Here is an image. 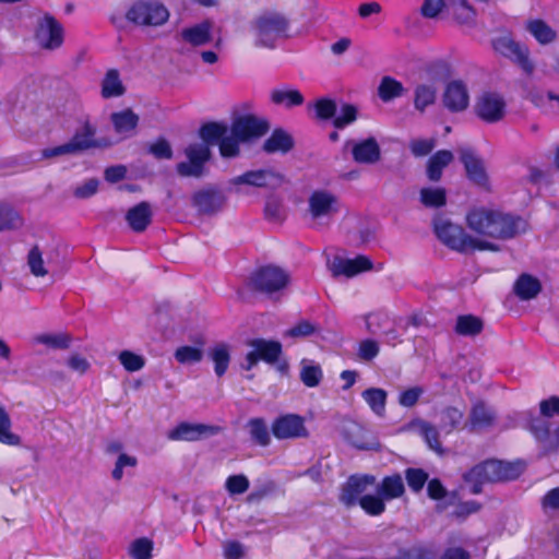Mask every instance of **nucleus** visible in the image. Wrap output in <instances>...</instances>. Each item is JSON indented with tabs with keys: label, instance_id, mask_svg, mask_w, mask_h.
Instances as JSON below:
<instances>
[{
	"label": "nucleus",
	"instance_id": "43",
	"mask_svg": "<svg viewBox=\"0 0 559 559\" xmlns=\"http://www.w3.org/2000/svg\"><path fill=\"white\" fill-rule=\"evenodd\" d=\"M360 508L371 516H378L385 511V500L380 492L370 491L359 502Z\"/></svg>",
	"mask_w": 559,
	"mask_h": 559
},
{
	"label": "nucleus",
	"instance_id": "19",
	"mask_svg": "<svg viewBox=\"0 0 559 559\" xmlns=\"http://www.w3.org/2000/svg\"><path fill=\"white\" fill-rule=\"evenodd\" d=\"M272 432L280 440L308 437L305 418L296 414L277 417L272 424Z\"/></svg>",
	"mask_w": 559,
	"mask_h": 559
},
{
	"label": "nucleus",
	"instance_id": "61",
	"mask_svg": "<svg viewBox=\"0 0 559 559\" xmlns=\"http://www.w3.org/2000/svg\"><path fill=\"white\" fill-rule=\"evenodd\" d=\"M316 115L320 119L332 118L336 114V106L332 99L321 98L313 104Z\"/></svg>",
	"mask_w": 559,
	"mask_h": 559
},
{
	"label": "nucleus",
	"instance_id": "28",
	"mask_svg": "<svg viewBox=\"0 0 559 559\" xmlns=\"http://www.w3.org/2000/svg\"><path fill=\"white\" fill-rule=\"evenodd\" d=\"M32 343L50 349H67L71 346L72 336L66 332H45L34 335Z\"/></svg>",
	"mask_w": 559,
	"mask_h": 559
},
{
	"label": "nucleus",
	"instance_id": "37",
	"mask_svg": "<svg viewBox=\"0 0 559 559\" xmlns=\"http://www.w3.org/2000/svg\"><path fill=\"white\" fill-rule=\"evenodd\" d=\"M209 357L214 364V371L222 377L228 369L230 361V346L225 343L215 344L209 350Z\"/></svg>",
	"mask_w": 559,
	"mask_h": 559
},
{
	"label": "nucleus",
	"instance_id": "21",
	"mask_svg": "<svg viewBox=\"0 0 559 559\" xmlns=\"http://www.w3.org/2000/svg\"><path fill=\"white\" fill-rule=\"evenodd\" d=\"M372 262L366 255L353 259L335 257L328 262V267L334 276L354 277L362 272L372 270Z\"/></svg>",
	"mask_w": 559,
	"mask_h": 559
},
{
	"label": "nucleus",
	"instance_id": "20",
	"mask_svg": "<svg viewBox=\"0 0 559 559\" xmlns=\"http://www.w3.org/2000/svg\"><path fill=\"white\" fill-rule=\"evenodd\" d=\"M192 205L204 215H214L224 210L227 197L214 188L199 190L192 194Z\"/></svg>",
	"mask_w": 559,
	"mask_h": 559
},
{
	"label": "nucleus",
	"instance_id": "1",
	"mask_svg": "<svg viewBox=\"0 0 559 559\" xmlns=\"http://www.w3.org/2000/svg\"><path fill=\"white\" fill-rule=\"evenodd\" d=\"M269 130L263 118L252 114H234L231 124L209 122L200 130L202 140L217 143L219 153L225 158L239 155L241 143H251L262 138Z\"/></svg>",
	"mask_w": 559,
	"mask_h": 559
},
{
	"label": "nucleus",
	"instance_id": "51",
	"mask_svg": "<svg viewBox=\"0 0 559 559\" xmlns=\"http://www.w3.org/2000/svg\"><path fill=\"white\" fill-rule=\"evenodd\" d=\"M492 418V413L488 407H486L484 404H476L473 407L469 424L472 429H481L490 425Z\"/></svg>",
	"mask_w": 559,
	"mask_h": 559
},
{
	"label": "nucleus",
	"instance_id": "45",
	"mask_svg": "<svg viewBox=\"0 0 559 559\" xmlns=\"http://www.w3.org/2000/svg\"><path fill=\"white\" fill-rule=\"evenodd\" d=\"M403 93L404 87L402 83L389 76L383 78L379 85V96L383 102L400 97Z\"/></svg>",
	"mask_w": 559,
	"mask_h": 559
},
{
	"label": "nucleus",
	"instance_id": "59",
	"mask_svg": "<svg viewBox=\"0 0 559 559\" xmlns=\"http://www.w3.org/2000/svg\"><path fill=\"white\" fill-rule=\"evenodd\" d=\"M66 364L71 371L80 376L86 373L91 367L87 358L79 353H72L69 355Z\"/></svg>",
	"mask_w": 559,
	"mask_h": 559
},
{
	"label": "nucleus",
	"instance_id": "22",
	"mask_svg": "<svg viewBox=\"0 0 559 559\" xmlns=\"http://www.w3.org/2000/svg\"><path fill=\"white\" fill-rule=\"evenodd\" d=\"M288 274L277 266H265L261 269L254 278L257 287L266 293H273L287 286Z\"/></svg>",
	"mask_w": 559,
	"mask_h": 559
},
{
	"label": "nucleus",
	"instance_id": "32",
	"mask_svg": "<svg viewBox=\"0 0 559 559\" xmlns=\"http://www.w3.org/2000/svg\"><path fill=\"white\" fill-rule=\"evenodd\" d=\"M454 159L451 151L441 150L436 152L428 160L427 176L432 181H438L442 176V170Z\"/></svg>",
	"mask_w": 559,
	"mask_h": 559
},
{
	"label": "nucleus",
	"instance_id": "44",
	"mask_svg": "<svg viewBox=\"0 0 559 559\" xmlns=\"http://www.w3.org/2000/svg\"><path fill=\"white\" fill-rule=\"evenodd\" d=\"M11 419L8 413L0 406V443L7 445H19L21 438L11 430Z\"/></svg>",
	"mask_w": 559,
	"mask_h": 559
},
{
	"label": "nucleus",
	"instance_id": "57",
	"mask_svg": "<svg viewBox=\"0 0 559 559\" xmlns=\"http://www.w3.org/2000/svg\"><path fill=\"white\" fill-rule=\"evenodd\" d=\"M405 478L407 480L408 487L418 492L423 489L425 483L428 479V474L420 468H408L405 472Z\"/></svg>",
	"mask_w": 559,
	"mask_h": 559
},
{
	"label": "nucleus",
	"instance_id": "17",
	"mask_svg": "<svg viewBox=\"0 0 559 559\" xmlns=\"http://www.w3.org/2000/svg\"><path fill=\"white\" fill-rule=\"evenodd\" d=\"M459 154L467 178L478 187L489 188V177L479 154L472 147H460Z\"/></svg>",
	"mask_w": 559,
	"mask_h": 559
},
{
	"label": "nucleus",
	"instance_id": "62",
	"mask_svg": "<svg viewBox=\"0 0 559 559\" xmlns=\"http://www.w3.org/2000/svg\"><path fill=\"white\" fill-rule=\"evenodd\" d=\"M424 389L420 386H412L402 391L399 395V403L404 407L414 406L423 395Z\"/></svg>",
	"mask_w": 559,
	"mask_h": 559
},
{
	"label": "nucleus",
	"instance_id": "40",
	"mask_svg": "<svg viewBox=\"0 0 559 559\" xmlns=\"http://www.w3.org/2000/svg\"><path fill=\"white\" fill-rule=\"evenodd\" d=\"M323 377L321 367L311 360L304 359L300 364V379L308 388L319 385Z\"/></svg>",
	"mask_w": 559,
	"mask_h": 559
},
{
	"label": "nucleus",
	"instance_id": "10",
	"mask_svg": "<svg viewBox=\"0 0 559 559\" xmlns=\"http://www.w3.org/2000/svg\"><path fill=\"white\" fill-rule=\"evenodd\" d=\"M282 178L270 170L247 171L229 180V192L240 197L252 194L254 188L276 187Z\"/></svg>",
	"mask_w": 559,
	"mask_h": 559
},
{
	"label": "nucleus",
	"instance_id": "55",
	"mask_svg": "<svg viewBox=\"0 0 559 559\" xmlns=\"http://www.w3.org/2000/svg\"><path fill=\"white\" fill-rule=\"evenodd\" d=\"M251 437L261 445L270 442V435L265 423L262 419H252L249 423Z\"/></svg>",
	"mask_w": 559,
	"mask_h": 559
},
{
	"label": "nucleus",
	"instance_id": "34",
	"mask_svg": "<svg viewBox=\"0 0 559 559\" xmlns=\"http://www.w3.org/2000/svg\"><path fill=\"white\" fill-rule=\"evenodd\" d=\"M437 85L432 82L420 83L414 90V106L417 110L424 111L435 104L437 98Z\"/></svg>",
	"mask_w": 559,
	"mask_h": 559
},
{
	"label": "nucleus",
	"instance_id": "29",
	"mask_svg": "<svg viewBox=\"0 0 559 559\" xmlns=\"http://www.w3.org/2000/svg\"><path fill=\"white\" fill-rule=\"evenodd\" d=\"M271 102L277 106L292 108L304 103L302 94L288 86L273 88L270 93Z\"/></svg>",
	"mask_w": 559,
	"mask_h": 559
},
{
	"label": "nucleus",
	"instance_id": "23",
	"mask_svg": "<svg viewBox=\"0 0 559 559\" xmlns=\"http://www.w3.org/2000/svg\"><path fill=\"white\" fill-rule=\"evenodd\" d=\"M217 428L203 424L181 423L167 432L173 441H197L215 435Z\"/></svg>",
	"mask_w": 559,
	"mask_h": 559
},
{
	"label": "nucleus",
	"instance_id": "24",
	"mask_svg": "<svg viewBox=\"0 0 559 559\" xmlns=\"http://www.w3.org/2000/svg\"><path fill=\"white\" fill-rule=\"evenodd\" d=\"M215 23L212 20H204L180 31L181 40L190 46H204L211 43Z\"/></svg>",
	"mask_w": 559,
	"mask_h": 559
},
{
	"label": "nucleus",
	"instance_id": "31",
	"mask_svg": "<svg viewBox=\"0 0 559 559\" xmlns=\"http://www.w3.org/2000/svg\"><path fill=\"white\" fill-rule=\"evenodd\" d=\"M152 211L150 204L142 202L127 213V221L134 231L144 230L151 222Z\"/></svg>",
	"mask_w": 559,
	"mask_h": 559
},
{
	"label": "nucleus",
	"instance_id": "13",
	"mask_svg": "<svg viewBox=\"0 0 559 559\" xmlns=\"http://www.w3.org/2000/svg\"><path fill=\"white\" fill-rule=\"evenodd\" d=\"M211 143L203 140V142L192 143L185 150L186 160L177 166L180 175L186 177H200L203 175L204 165L209 160L211 152Z\"/></svg>",
	"mask_w": 559,
	"mask_h": 559
},
{
	"label": "nucleus",
	"instance_id": "4",
	"mask_svg": "<svg viewBox=\"0 0 559 559\" xmlns=\"http://www.w3.org/2000/svg\"><path fill=\"white\" fill-rule=\"evenodd\" d=\"M435 233L437 237L448 247L461 251H495L496 247L483 238H473L465 230L447 217H438L435 221Z\"/></svg>",
	"mask_w": 559,
	"mask_h": 559
},
{
	"label": "nucleus",
	"instance_id": "12",
	"mask_svg": "<svg viewBox=\"0 0 559 559\" xmlns=\"http://www.w3.org/2000/svg\"><path fill=\"white\" fill-rule=\"evenodd\" d=\"M493 48L498 53L515 62L524 72L531 74L535 70L527 47L515 41L510 35L497 37L493 40Z\"/></svg>",
	"mask_w": 559,
	"mask_h": 559
},
{
	"label": "nucleus",
	"instance_id": "36",
	"mask_svg": "<svg viewBox=\"0 0 559 559\" xmlns=\"http://www.w3.org/2000/svg\"><path fill=\"white\" fill-rule=\"evenodd\" d=\"M361 396L374 415L379 417H383L385 415L388 399L385 390L380 388H369L361 393Z\"/></svg>",
	"mask_w": 559,
	"mask_h": 559
},
{
	"label": "nucleus",
	"instance_id": "25",
	"mask_svg": "<svg viewBox=\"0 0 559 559\" xmlns=\"http://www.w3.org/2000/svg\"><path fill=\"white\" fill-rule=\"evenodd\" d=\"M52 255V252H46L39 246L32 247L26 257V265L29 273L37 278L48 276L50 274Z\"/></svg>",
	"mask_w": 559,
	"mask_h": 559
},
{
	"label": "nucleus",
	"instance_id": "5",
	"mask_svg": "<svg viewBox=\"0 0 559 559\" xmlns=\"http://www.w3.org/2000/svg\"><path fill=\"white\" fill-rule=\"evenodd\" d=\"M524 465L520 462L487 461L473 467L465 480L473 484L472 491H479V486L487 481L511 480L521 475Z\"/></svg>",
	"mask_w": 559,
	"mask_h": 559
},
{
	"label": "nucleus",
	"instance_id": "15",
	"mask_svg": "<svg viewBox=\"0 0 559 559\" xmlns=\"http://www.w3.org/2000/svg\"><path fill=\"white\" fill-rule=\"evenodd\" d=\"M471 103L468 85L463 80H451L444 86L442 105L452 114L464 112Z\"/></svg>",
	"mask_w": 559,
	"mask_h": 559
},
{
	"label": "nucleus",
	"instance_id": "46",
	"mask_svg": "<svg viewBox=\"0 0 559 559\" xmlns=\"http://www.w3.org/2000/svg\"><path fill=\"white\" fill-rule=\"evenodd\" d=\"M409 427L424 436L431 450L440 452V443L438 442L437 431L433 427L420 419L414 420Z\"/></svg>",
	"mask_w": 559,
	"mask_h": 559
},
{
	"label": "nucleus",
	"instance_id": "18",
	"mask_svg": "<svg viewBox=\"0 0 559 559\" xmlns=\"http://www.w3.org/2000/svg\"><path fill=\"white\" fill-rule=\"evenodd\" d=\"M249 346L250 350L246 355L243 365L247 370L253 368L259 360H263L269 364L274 362L282 352L281 344L275 341L257 338L252 340L249 343Z\"/></svg>",
	"mask_w": 559,
	"mask_h": 559
},
{
	"label": "nucleus",
	"instance_id": "27",
	"mask_svg": "<svg viewBox=\"0 0 559 559\" xmlns=\"http://www.w3.org/2000/svg\"><path fill=\"white\" fill-rule=\"evenodd\" d=\"M126 93V86L117 69L106 71L100 82V95L103 98H118Z\"/></svg>",
	"mask_w": 559,
	"mask_h": 559
},
{
	"label": "nucleus",
	"instance_id": "52",
	"mask_svg": "<svg viewBox=\"0 0 559 559\" xmlns=\"http://www.w3.org/2000/svg\"><path fill=\"white\" fill-rule=\"evenodd\" d=\"M483 329L481 321L473 316H462L456 321L455 330L461 335H475Z\"/></svg>",
	"mask_w": 559,
	"mask_h": 559
},
{
	"label": "nucleus",
	"instance_id": "50",
	"mask_svg": "<svg viewBox=\"0 0 559 559\" xmlns=\"http://www.w3.org/2000/svg\"><path fill=\"white\" fill-rule=\"evenodd\" d=\"M175 358L181 365L197 364L203 358V350L195 346H180L175 350Z\"/></svg>",
	"mask_w": 559,
	"mask_h": 559
},
{
	"label": "nucleus",
	"instance_id": "60",
	"mask_svg": "<svg viewBox=\"0 0 559 559\" xmlns=\"http://www.w3.org/2000/svg\"><path fill=\"white\" fill-rule=\"evenodd\" d=\"M99 181L95 178L79 183L73 189V195L78 199H88L98 191Z\"/></svg>",
	"mask_w": 559,
	"mask_h": 559
},
{
	"label": "nucleus",
	"instance_id": "14",
	"mask_svg": "<svg viewBox=\"0 0 559 559\" xmlns=\"http://www.w3.org/2000/svg\"><path fill=\"white\" fill-rule=\"evenodd\" d=\"M507 103L504 97L493 91L483 92L476 99L475 114L485 122L495 123L503 119Z\"/></svg>",
	"mask_w": 559,
	"mask_h": 559
},
{
	"label": "nucleus",
	"instance_id": "3",
	"mask_svg": "<svg viewBox=\"0 0 559 559\" xmlns=\"http://www.w3.org/2000/svg\"><path fill=\"white\" fill-rule=\"evenodd\" d=\"M289 21L281 12L264 11L252 19L249 34L258 48L274 49L277 43L288 37Z\"/></svg>",
	"mask_w": 559,
	"mask_h": 559
},
{
	"label": "nucleus",
	"instance_id": "54",
	"mask_svg": "<svg viewBox=\"0 0 559 559\" xmlns=\"http://www.w3.org/2000/svg\"><path fill=\"white\" fill-rule=\"evenodd\" d=\"M138 464V459L128 453H120L115 463L111 476L115 480H121L126 468H133Z\"/></svg>",
	"mask_w": 559,
	"mask_h": 559
},
{
	"label": "nucleus",
	"instance_id": "7",
	"mask_svg": "<svg viewBox=\"0 0 559 559\" xmlns=\"http://www.w3.org/2000/svg\"><path fill=\"white\" fill-rule=\"evenodd\" d=\"M444 12L451 13L461 25L471 26L475 22L476 12L468 0H424L420 7L426 19H437Z\"/></svg>",
	"mask_w": 559,
	"mask_h": 559
},
{
	"label": "nucleus",
	"instance_id": "53",
	"mask_svg": "<svg viewBox=\"0 0 559 559\" xmlns=\"http://www.w3.org/2000/svg\"><path fill=\"white\" fill-rule=\"evenodd\" d=\"M250 486V481L243 474L229 476L225 481V489L230 496L245 493Z\"/></svg>",
	"mask_w": 559,
	"mask_h": 559
},
{
	"label": "nucleus",
	"instance_id": "26",
	"mask_svg": "<svg viewBox=\"0 0 559 559\" xmlns=\"http://www.w3.org/2000/svg\"><path fill=\"white\" fill-rule=\"evenodd\" d=\"M352 153L359 164H374L380 159V146L372 138L354 143Z\"/></svg>",
	"mask_w": 559,
	"mask_h": 559
},
{
	"label": "nucleus",
	"instance_id": "35",
	"mask_svg": "<svg viewBox=\"0 0 559 559\" xmlns=\"http://www.w3.org/2000/svg\"><path fill=\"white\" fill-rule=\"evenodd\" d=\"M542 289L540 282L528 274H522L514 284V292L522 300L535 298Z\"/></svg>",
	"mask_w": 559,
	"mask_h": 559
},
{
	"label": "nucleus",
	"instance_id": "58",
	"mask_svg": "<svg viewBox=\"0 0 559 559\" xmlns=\"http://www.w3.org/2000/svg\"><path fill=\"white\" fill-rule=\"evenodd\" d=\"M380 352V345L374 340H364L358 345V357L361 360L370 361L378 356Z\"/></svg>",
	"mask_w": 559,
	"mask_h": 559
},
{
	"label": "nucleus",
	"instance_id": "49",
	"mask_svg": "<svg viewBox=\"0 0 559 559\" xmlns=\"http://www.w3.org/2000/svg\"><path fill=\"white\" fill-rule=\"evenodd\" d=\"M420 201L425 206H442L445 203V190L440 187L424 188L420 190Z\"/></svg>",
	"mask_w": 559,
	"mask_h": 559
},
{
	"label": "nucleus",
	"instance_id": "63",
	"mask_svg": "<svg viewBox=\"0 0 559 559\" xmlns=\"http://www.w3.org/2000/svg\"><path fill=\"white\" fill-rule=\"evenodd\" d=\"M435 147V141L431 139H416L409 143L412 153L417 156H426Z\"/></svg>",
	"mask_w": 559,
	"mask_h": 559
},
{
	"label": "nucleus",
	"instance_id": "42",
	"mask_svg": "<svg viewBox=\"0 0 559 559\" xmlns=\"http://www.w3.org/2000/svg\"><path fill=\"white\" fill-rule=\"evenodd\" d=\"M117 358L123 369L128 372H138L142 370L146 364L144 356L129 349L119 352Z\"/></svg>",
	"mask_w": 559,
	"mask_h": 559
},
{
	"label": "nucleus",
	"instance_id": "2",
	"mask_svg": "<svg viewBox=\"0 0 559 559\" xmlns=\"http://www.w3.org/2000/svg\"><path fill=\"white\" fill-rule=\"evenodd\" d=\"M520 221L498 210L489 207H476L466 215V224L475 234L473 238H483L497 247L493 239L513 237L518 230ZM498 248H496L497 250Z\"/></svg>",
	"mask_w": 559,
	"mask_h": 559
},
{
	"label": "nucleus",
	"instance_id": "30",
	"mask_svg": "<svg viewBox=\"0 0 559 559\" xmlns=\"http://www.w3.org/2000/svg\"><path fill=\"white\" fill-rule=\"evenodd\" d=\"M526 97L538 108L549 114H559V96L551 92L533 88Z\"/></svg>",
	"mask_w": 559,
	"mask_h": 559
},
{
	"label": "nucleus",
	"instance_id": "47",
	"mask_svg": "<svg viewBox=\"0 0 559 559\" xmlns=\"http://www.w3.org/2000/svg\"><path fill=\"white\" fill-rule=\"evenodd\" d=\"M154 543L147 537L133 540L129 547V554L133 559H151Z\"/></svg>",
	"mask_w": 559,
	"mask_h": 559
},
{
	"label": "nucleus",
	"instance_id": "6",
	"mask_svg": "<svg viewBox=\"0 0 559 559\" xmlns=\"http://www.w3.org/2000/svg\"><path fill=\"white\" fill-rule=\"evenodd\" d=\"M338 197L328 189H316L307 199V215L316 226H326L340 212Z\"/></svg>",
	"mask_w": 559,
	"mask_h": 559
},
{
	"label": "nucleus",
	"instance_id": "39",
	"mask_svg": "<svg viewBox=\"0 0 559 559\" xmlns=\"http://www.w3.org/2000/svg\"><path fill=\"white\" fill-rule=\"evenodd\" d=\"M526 29L542 45L550 44L556 39V32L542 20L528 21Z\"/></svg>",
	"mask_w": 559,
	"mask_h": 559
},
{
	"label": "nucleus",
	"instance_id": "38",
	"mask_svg": "<svg viewBox=\"0 0 559 559\" xmlns=\"http://www.w3.org/2000/svg\"><path fill=\"white\" fill-rule=\"evenodd\" d=\"M404 483L400 475H392L383 478L379 484L377 483V492H380L383 499L392 500L400 498L404 493Z\"/></svg>",
	"mask_w": 559,
	"mask_h": 559
},
{
	"label": "nucleus",
	"instance_id": "56",
	"mask_svg": "<svg viewBox=\"0 0 559 559\" xmlns=\"http://www.w3.org/2000/svg\"><path fill=\"white\" fill-rule=\"evenodd\" d=\"M357 118V108L353 105L345 104L335 114L334 126L336 128H344Z\"/></svg>",
	"mask_w": 559,
	"mask_h": 559
},
{
	"label": "nucleus",
	"instance_id": "16",
	"mask_svg": "<svg viewBox=\"0 0 559 559\" xmlns=\"http://www.w3.org/2000/svg\"><path fill=\"white\" fill-rule=\"evenodd\" d=\"M377 490V481L370 475H356L348 478L342 489L341 500L346 506L359 504L370 491Z\"/></svg>",
	"mask_w": 559,
	"mask_h": 559
},
{
	"label": "nucleus",
	"instance_id": "9",
	"mask_svg": "<svg viewBox=\"0 0 559 559\" xmlns=\"http://www.w3.org/2000/svg\"><path fill=\"white\" fill-rule=\"evenodd\" d=\"M126 19L138 26H160L169 19L167 8L155 0H140L132 3Z\"/></svg>",
	"mask_w": 559,
	"mask_h": 559
},
{
	"label": "nucleus",
	"instance_id": "8",
	"mask_svg": "<svg viewBox=\"0 0 559 559\" xmlns=\"http://www.w3.org/2000/svg\"><path fill=\"white\" fill-rule=\"evenodd\" d=\"M66 31L52 15L44 13L36 17L33 25V40L43 50L55 51L62 47Z\"/></svg>",
	"mask_w": 559,
	"mask_h": 559
},
{
	"label": "nucleus",
	"instance_id": "33",
	"mask_svg": "<svg viewBox=\"0 0 559 559\" xmlns=\"http://www.w3.org/2000/svg\"><path fill=\"white\" fill-rule=\"evenodd\" d=\"M139 117L131 109H123L111 115V122L117 133L129 136L135 129Z\"/></svg>",
	"mask_w": 559,
	"mask_h": 559
},
{
	"label": "nucleus",
	"instance_id": "64",
	"mask_svg": "<svg viewBox=\"0 0 559 559\" xmlns=\"http://www.w3.org/2000/svg\"><path fill=\"white\" fill-rule=\"evenodd\" d=\"M389 322V317L385 313H370L366 317L367 330L371 333L379 332Z\"/></svg>",
	"mask_w": 559,
	"mask_h": 559
},
{
	"label": "nucleus",
	"instance_id": "11",
	"mask_svg": "<svg viewBox=\"0 0 559 559\" xmlns=\"http://www.w3.org/2000/svg\"><path fill=\"white\" fill-rule=\"evenodd\" d=\"M94 135L95 128L90 122H85L76 131L71 141L62 145L45 148L43 151V156L46 158H51L60 155L73 154L93 146H97L98 143Z\"/></svg>",
	"mask_w": 559,
	"mask_h": 559
},
{
	"label": "nucleus",
	"instance_id": "41",
	"mask_svg": "<svg viewBox=\"0 0 559 559\" xmlns=\"http://www.w3.org/2000/svg\"><path fill=\"white\" fill-rule=\"evenodd\" d=\"M293 146V140L289 134L282 130H276L272 135L264 142V150L269 153H285Z\"/></svg>",
	"mask_w": 559,
	"mask_h": 559
},
{
	"label": "nucleus",
	"instance_id": "48",
	"mask_svg": "<svg viewBox=\"0 0 559 559\" xmlns=\"http://www.w3.org/2000/svg\"><path fill=\"white\" fill-rule=\"evenodd\" d=\"M22 226V218L13 209L0 204V231L17 229Z\"/></svg>",
	"mask_w": 559,
	"mask_h": 559
}]
</instances>
